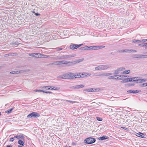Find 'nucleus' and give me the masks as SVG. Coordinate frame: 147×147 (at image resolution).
Listing matches in <instances>:
<instances>
[{
	"label": "nucleus",
	"mask_w": 147,
	"mask_h": 147,
	"mask_svg": "<svg viewBox=\"0 0 147 147\" xmlns=\"http://www.w3.org/2000/svg\"><path fill=\"white\" fill-rule=\"evenodd\" d=\"M130 72V71L129 70H125L121 74H127Z\"/></svg>",
	"instance_id": "aec40b11"
},
{
	"label": "nucleus",
	"mask_w": 147,
	"mask_h": 147,
	"mask_svg": "<svg viewBox=\"0 0 147 147\" xmlns=\"http://www.w3.org/2000/svg\"><path fill=\"white\" fill-rule=\"evenodd\" d=\"M49 88H50V90H53V86H49Z\"/></svg>",
	"instance_id": "603ef678"
},
{
	"label": "nucleus",
	"mask_w": 147,
	"mask_h": 147,
	"mask_svg": "<svg viewBox=\"0 0 147 147\" xmlns=\"http://www.w3.org/2000/svg\"><path fill=\"white\" fill-rule=\"evenodd\" d=\"M6 147H12V146L10 145H7Z\"/></svg>",
	"instance_id": "bf43d9fd"
},
{
	"label": "nucleus",
	"mask_w": 147,
	"mask_h": 147,
	"mask_svg": "<svg viewBox=\"0 0 147 147\" xmlns=\"http://www.w3.org/2000/svg\"><path fill=\"white\" fill-rule=\"evenodd\" d=\"M146 94H147V93H146Z\"/></svg>",
	"instance_id": "338daca9"
},
{
	"label": "nucleus",
	"mask_w": 147,
	"mask_h": 147,
	"mask_svg": "<svg viewBox=\"0 0 147 147\" xmlns=\"http://www.w3.org/2000/svg\"><path fill=\"white\" fill-rule=\"evenodd\" d=\"M1 112H0V116L1 115Z\"/></svg>",
	"instance_id": "0e129e2a"
},
{
	"label": "nucleus",
	"mask_w": 147,
	"mask_h": 147,
	"mask_svg": "<svg viewBox=\"0 0 147 147\" xmlns=\"http://www.w3.org/2000/svg\"><path fill=\"white\" fill-rule=\"evenodd\" d=\"M112 66L109 64L100 65L95 67L94 69L97 71L105 70L112 67Z\"/></svg>",
	"instance_id": "f257e3e1"
},
{
	"label": "nucleus",
	"mask_w": 147,
	"mask_h": 147,
	"mask_svg": "<svg viewBox=\"0 0 147 147\" xmlns=\"http://www.w3.org/2000/svg\"><path fill=\"white\" fill-rule=\"evenodd\" d=\"M132 42L133 43H140V40H138L134 39L132 40Z\"/></svg>",
	"instance_id": "b1692460"
},
{
	"label": "nucleus",
	"mask_w": 147,
	"mask_h": 147,
	"mask_svg": "<svg viewBox=\"0 0 147 147\" xmlns=\"http://www.w3.org/2000/svg\"><path fill=\"white\" fill-rule=\"evenodd\" d=\"M67 101L69 102H75L74 101H71V100H67Z\"/></svg>",
	"instance_id": "3c124183"
},
{
	"label": "nucleus",
	"mask_w": 147,
	"mask_h": 147,
	"mask_svg": "<svg viewBox=\"0 0 147 147\" xmlns=\"http://www.w3.org/2000/svg\"><path fill=\"white\" fill-rule=\"evenodd\" d=\"M80 50H88V46L81 47L80 48Z\"/></svg>",
	"instance_id": "a878e982"
},
{
	"label": "nucleus",
	"mask_w": 147,
	"mask_h": 147,
	"mask_svg": "<svg viewBox=\"0 0 147 147\" xmlns=\"http://www.w3.org/2000/svg\"><path fill=\"white\" fill-rule=\"evenodd\" d=\"M68 74V79H69L76 78H80L81 77L83 78L84 77L83 74H81L82 75H80V74H78L77 73H70Z\"/></svg>",
	"instance_id": "f03ea898"
},
{
	"label": "nucleus",
	"mask_w": 147,
	"mask_h": 147,
	"mask_svg": "<svg viewBox=\"0 0 147 147\" xmlns=\"http://www.w3.org/2000/svg\"><path fill=\"white\" fill-rule=\"evenodd\" d=\"M99 48L98 47V46H92V49L97 50Z\"/></svg>",
	"instance_id": "7c9ffc66"
},
{
	"label": "nucleus",
	"mask_w": 147,
	"mask_h": 147,
	"mask_svg": "<svg viewBox=\"0 0 147 147\" xmlns=\"http://www.w3.org/2000/svg\"><path fill=\"white\" fill-rule=\"evenodd\" d=\"M34 57L36 58H43V57H42V55L40 53H34Z\"/></svg>",
	"instance_id": "ddd939ff"
},
{
	"label": "nucleus",
	"mask_w": 147,
	"mask_h": 147,
	"mask_svg": "<svg viewBox=\"0 0 147 147\" xmlns=\"http://www.w3.org/2000/svg\"><path fill=\"white\" fill-rule=\"evenodd\" d=\"M134 91H135V93H138L139 92V90H134Z\"/></svg>",
	"instance_id": "864d4df0"
},
{
	"label": "nucleus",
	"mask_w": 147,
	"mask_h": 147,
	"mask_svg": "<svg viewBox=\"0 0 147 147\" xmlns=\"http://www.w3.org/2000/svg\"><path fill=\"white\" fill-rule=\"evenodd\" d=\"M40 116V115L36 112H33L29 114L27 116L28 118L31 117H37Z\"/></svg>",
	"instance_id": "39448f33"
},
{
	"label": "nucleus",
	"mask_w": 147,
	"mask_h": 147,
	"mask_svg": "<svg viewBox=\"0 0 147 147\" xmlns=\"http://www.w3.org/2000/svg\"><path fill=\"white\" fill-rule=\"evenodd\" d=\"M127 92L129 93H135V91L134 90H129L127 91Z\"/></svg>",
	"instance_id": "c9c22d12"
},
{
	"label": "nucleus",
	"mask_w": 147,
	"mask_h": 147,
	"mask_svg": "<svg viewBox=\"0 0 147 147\" xmlns=\"http://www.w3.org/2000/svg\"><path fill=\"white\" fill-rule=\"evenodd\" d=\"M142 84L144 86H147V82L143 83Z\"/></svg>",
	"instance_id": "09e8293b"
},
{
	"label": "nucleus",
	"mask_w": 147,
	"mask_h": 147,
	"mask_svg": "<svg viewBox=\"0 0 147 147\" xmlns=\"http://www.w3.org/2000/svg\"><path fill=\"white\" fill-rule=\"evenodd\" d=\"M145 49H147V46H145Z\"/></svg>",
	"instance_id": "680f3d73"
},
{
	"label": "nucleus",
	"mask_w": 147,
	"mask_h": 147,
	"mask_svg": "<svg viewBox=\"0 0 147 147\" xmlns=\"http://www.w3.org/2000/svg\"><path fill=\"white\" fill-rule=\"evenodd\" d=\"M130 49H125L124 50V53H130Z\"/></svg>",
	"instance_id": "c85d7f7f"
},
{
	"label": "nucleus",
	"mask_w": 147,
	"mask_h": 147,
	"mask_svg": "<svg viewBox=\"0 0 147 147\" xmlns=\"http://www.w3.org/2000/svg\"><path fill=\"white\" fill-rule=\"evenodd\" d=\"M122 128L125 130H127L128 129L127 128L125 127H122Z\"/></svg>",
	"instance_id": "4d7b16f0"
},
{
	"label": "nucleus",
	"mask_w": 147,
	"mask_h": 147,
	"mask_svg": "<svg viewBox=\"0 0 147 147\" xmlns=\"http://www.w3.org/2000/svg\"><path fill=\"white\" fill-rule=\"evenodd\" d=\"M105 47V46H98V47H99V48H98L99 49H100L101 48H103Z\"/></svg>",
	"instance_id": "a19ab883"
},
{
	"label": "nucleus",
	"mask_w": 147,
	"mask_h": 147,
	"mask_svg": "<svg viewBox=\"0 0 147 147\" xmlns=\"http://www.w3.org/2000/svg\"><path fill=\"white\" fill-rule=\"evenodd\" d=\"M130 53H135L136 52V51L133 50V49H130Z\"/></svg>",
	"instance_id": "58836bf2"
},
{
	"label": "nucleus",
	"mask_w": 147,
	"mask_h": 147,
	"mask_svg": "<svg viewBox=\"0 0 147 147\" xmlns=\"http://www.w3.org/2000/svg\"><path fill=\"white\" fill-rule=\"evenodd\" d=\"M55 49H57V50L58 51H59L60 50H62L63 49L62 48H60L59 47L58 48H55Z\"/></svg>",
	"instance_id": "4c0bfd02"
},
{
	"label": "nucleus",
	"mask_w": 147,
	"mask_h": 147,
	"mask_svg": "<svg viewBox=\"0 0 147 147\" xmlns=\"http://www.w3.org/2000/svg\"><path fill=\"white\" fill-rule=\"evenodd\" d=\"M84 60V59H79V60H77L76 61V63H79L80 62H82V61Z\"/></svg>",
	"instance_id": "72a5a7b5"
},
{
	"label": "nucleus",
	"mask_w": 147,
	"mask_h": 147,
	"mask_svg": "<svg viewBox=\"0 0 147 147\" xmlns=\"http://www.w3.org/2000/svg\"><path fill=\"white\" fill-rule=\"evenodd\" d=\"M124 50H120L118 51V52L119 53H124Z\"/></svg>",
	"instance_id": "c03bdc74"
},
{
	"label": "nucleus",
	"mask_w": 147,
	"mask_h": 147,
	"mask_svg": "<svg viewBox=\"0 0 147 147\" xmlns=\"http://www.w3.org/2000/svg\"><path fill=\"white\" fill-rule=\"evenodd\" d=\"M18 44V43H16V42H14V43H13V45L14 46H15V45H17Z\"/></svg>",
	"instance_id": "8fccbe9b"
},
{
	"label": "nucleus",
	"mask_w": 147,
	"mask_h": 147,
	"mask_svg": "<svg viewBox=\"0 0 147 147\" xmlns=\"http://www.w3.org/2000/svg\"><path fill=\"white\" fill-rule=\"evenodd\" d=\"M144 43L140 44L138 45L140 47H144Z\"/></svg>",
	"instance_id": "ea45409f"
},
{
	"label": "nucleus",
	"mask_w": 147,
	"mask_h": 147,
	"mask_svg": "<svg viewBox=\"0 0 147 147\" xmlns=\"http://www.w3.org/2000/svg\"><path fill=\"white\" fill-rule=\"evenodd\" d=\"M136 135L139 137H140L142 138H144V136L141 135L140 133H137L136 134Z\"/></svg>",
	"instance_id": "c756f323"
},
{
	"label": "nucleus",
	"mask_w": 147,
	"mask_h": 147,
	"mask_svg": "<svg viewBox=\"0 0 147 147\" xmlns=\"http://www.w3.org/2000/svg\"><path fill=\"white\" fill-rule=\"evenodd\" d=\"M82 44L78 45L77 44H72L70 46V48L71 49H74L80 47Z\"/></svg>",
	"instance_id": "6e6552de"
},
{
	"label": "nucleus",
	"mask_w": 147,
	"mask_h": 147,
	"mask_svg": "<svg viewBox=\"0 0 147 147\" xmlns=\"http://www.w3.org/2000/svg\"><path fill=\"white\" fill-rule=\"evenodd\" d=\"M147 81V79H140V80H139V82H138L139 83H142L143 82H146Z\"/></svg>",
	"instance_id": "4be33fe9"
},
{
	"label": "nucleus",
	"mask_w": 147,
	"mask_h": 147,
	"mask_svg": "<svg viewBox=\"0 0 147 147\" xmlns=\"http://www.w3.org/2000/svg\"><path fill=\"white\" fill-rule=\"evenodd\" d=\"M14 138H17L18 139V135L15 136Z\"/></svg>",
	"instance_id": "13d9d810"
},
{
	"label": "nucleus",
	"mask_w": 147,
	"mask_h": 147,
	"mask_svg": "<svg viewBox=\"0 0 147 147\" xmlns=\"http://www.w3.org/2000/svg\"><path fill=\"white\" fill-rule=\"evenodd\" d=\"M13 108H11L10 109H9L5 111V113H10L13 110Z\"/></svg>",
	"instance_id": "412c9836"
},
{
	"label": "nucleus",
	"mask_w": 147,
	"mask_h": 147,
	"mask_svg": "<svg viewBox=\"0 0 147 147\" xmlns=\"http://www.w3.org/2000/svg\"><path fill=\"white\" fill-rule=\"evenodd\" d=\"M108 138L107 136H102L98 138L99 140H104Z\"/></svg>",
	"instance_id": "6ab92c4d"
},
{
	"label": "nucleus",
	"mask_w": 147,
	"mask_h": 147,
	"mask_svg": "<svg viewBox=\"0 0 147 147\" xmlns=\"http://www.w3.org/2000/svg\"><path fill=\"white\" fill-rule=\"evenodd\" d=\"M42 57H43L44 58H48L49 57L48 55H42Z\"/></svg>",
	"instance_id": "37998d69"
},
{
	"label": "nucleus",
	"mask_w": 147,
	"mask_h": 147,
	"mask_svg": "<svg viewBox=\"0 0 147 147\" xmlns=\"http://www.w3.org/2000/svg\"><path fill=\"white\" fill-rule=\"evenodd\" d=\"M95 141L96 140L94 138L90 137L86 139L84 142L87 144H91L94 143Z\"/></svg>",
	"instance_id": "7ed1b4c3"
},
{
	"label": "nucleus",
	"mask_w": 147,
	"mask_h": 147,
	"mask_svg": "<svg viewBox=\"0 0 147 147\" xmlns=\"http://www.w3.org/2000/svg\"><path fill=\"white\" fill-rule=\"evenodd\" d=\"M147 41V39L140 40V42H144Z\"/></svg>",
	"instance_id": "2f4dec72"
},
{
	"label": "nucleus",
	"mask_w": 147,
	"mask_h": 147,
	"mask_svg": "<svg viewBox=\"0 0 147 147\" xmlns=\"http://www.w3.org/2000/svg\"><path fill=\"white\" fill-rule=\"evenodd\" d=\"M42 88L43 89H45L46 90H50V88H49V86H43L42 87Z\"/></svg>",
	"instance_id": "473e14b6"
},
{
	"label": "nucleus",
	"mask_w": 147,
	"mask_h": 147,
	"mask_svg": "<svg viewBox=\"0 0 147 147\" xmlns=\"http://www.w3.org/2000/svg\"><path fill=\"white\" fill-rule=\"evenodd\" d=\"M117 76L119 77H117V79L120 80L123 79L125 77H127V76L123 75H117Z\"/></svg>",
	"instance_id": "2eb2a0df"
},
{
	"label": "nucleus",
	"mask_w": 147,
	"mask_h": 147,
	"mask_svg": "<svg viewBox=\"0 0 147 147\" xmlns=\"http://www.w3.org/2000/svg\"><path fill=\"white\" fill-rule=\"evenodd\" d=\"M124 80L122 81H121V82L122 83H126L129 82L131 81V80H130L131 79H130V78H127V79H124Z\"/></svg>",
	"instance_id": "f3484780"
},
{
	"label": "nucleus",
	"mask_w": 147,
	"mask_h": 147,
	"mask_svg": "<svg viewBox=\"0 0 147 147\" xmlns=\"http://www.w3.org/2000/svg\"><path fill=\"white\" fill-rule=\"evenodd\" d=\"M88 50L89 49H92V46H88Z\"/></svg>",
	"instance_id": "79ce46f5"
},
{
	"label": "nucleus",
	"mask_w": 147,
	"mask_h": 147,
	"mask_svg": "<svg viewBox=\"0 0 147 147\" xmlns=\"http://www.w3.org/2000/svg\"><path fill=\"white\" fill-rule=\"evenodd\" d=\"M18 143L19 144L22 146H24V142L22 140H19L18 141Z\"/></svg>",
	"instance_id": "5701e85b"
},
{
	"label": "nucleus",
	"mask_w": 147,
	"mask_h": 147,
	"mask_svg": "<svg viewBox=\"0 0 147 147\" xmlns=\"http://www.w3.org/2000/svg\"><path fill=\"white\" fill-rule=\"evenodd\" d=\"M24 137L21 134L18 135V139H23Z\"/></svg>",
	"instance_id": "bb28decb"
},
{
	"label": "nucleus",
	"mask_w": 147,
	"mask_h": 147,
	"mask_svg": "<svg viewBox=\"0 0 147 147\" xmlns=\"http://www.w3.org/2000/svg\"><path fill=\"white\" fill-rule=\"evenodd\" d=\"M44 93H52V92H50L49 91H44Z\"/></svg>",
	"instance_id": "49530a36"
},
{
	"label": "nucleus",
	"mask_w": 147,
	"mask_h": 147,
	"mask_svg": "<svg viewBox=\"0 0 147 147\" xmlns=\"http://www.w3.org/2000/svg\"><path fill=\"white\" fill-rule=\"evenodd\" d=\"M23 72H24L23 70H20V71H13L11 72L10 73L13 74H18L20 73H21Z\"/></svg>",
	"instance_id": "dca6fc26"
},
{
	"label": "nucleus",
	"mask_w": 147,
	"mask_h": 147,
	"mask_svg": "<svg viewBox=\"0 0 147 147\" xmlns=\"http://www.w3.org/2000/svg\"><path fill=\"white\" fill-rule=\"evenodd\" d=\"M58 78H61L64 79H68V74H64L63 75L59 76Z\"/></svg>",
	"instance_id": "1a4fd4ad"
},
{
	"label": "nucleus",
	"mask_w": 147,
	"mask_h": 147,
	"mask_svg": "<svg viewBox=\"0 0 147 147\" xmlns=\"http://www.w3.org/2000/svg\"><path fill=\"white\" fill-rule=\"evenodd\" d=\"M125 69V68L123 67H120L117 68L115 70L113 73L114 74H119L121 71H123Z\"/></svg>",
	"instance_id": "423d86ee"
},
{
	"label": "nucleus",
	"mask_w": 147,
	"mask_h": 147,
	"mask_svg": "<svg viewBox=\"0 0 147 147\" xmlns=\"http://www.w3.org/2000/svg\"><path fill=\"white\" fill-rule=\"evenodd\" d=\"M57 87H53V90H55L57 89Z\"/></svg>",
	"instance_id": "5fc2aeb1"
},
{
	"label": "nucleus",
	"mask_w": 147,
	"mask_h": 147,
	"mask_svg": "<svg viewBox=\"0 0 147 147\" xmlns=\"http://www.w3.org/2000/svg\"><path fill=\"white\" fill-rule=\"evenodd\" d=\"M84 85L83 84H81L78 85H76L74 86V89H78L80 88H82L84 87Z\"/></svg>",
	"instance_id": "4468645a"
},
{
	"label": "nucleus",
	"mask_w": 147,
	"mask_h": 147,
	"mask_svg": "<svg viewBox=\"0 0 147 147\" xmlns=\"http://www.w3.org/2000/svg\"><path fill=\"white\" fill-rule=\"evenodd\" d=\"M65 55H63L61 56H58L55 58V59L56 60H59L61 59H66Z\"/></svg>",
	"instance_id": "9d476101"
},
{
	"label": "nucleus",
	"mask_w": 147,
	"mask_h": 147,
	"mask_svg": "<svg viewBox=\"0 0 147 147\" xmlns=\"http://www.w3.org/2000/svg\"><path fill=\"white\" fill-rule=\"evenodd\" d=\"M44 90H34V91L36 92H44Z\"/></svg>",
	"instance_id": "e433bc0d"
},
{
	"label": "nucleus",
	"mask_w": 147,
	"mask_h": 147,
	"mask_svg": "<svg viewBox=\"0 0 147 147\" xmlns=\"http://www.w3.org/2000/svg\"><path fill=\"white\" fill-rule=\"evenodd\" d=\"M117 76V75H114L113 76H109L108 77V79H115L117 80V78L116 77Z\"/></svg>",
	"instance_id": "a211bd4d"
},
{
	"label": "nucleus",
	"mask_w": 147,
	"mask_h": 147,
	"mask_svg": "<svg viewBox=\"0 0 147 147\" xmlns=\"http://www.w3.org/2000/svg\"><path fill=\"white\" fill-rule=\"evenodd\" d=\"M70 63V61H58L55 62H54L52 63V64L53 65H59L60 64H66Z\"/></svg>",
	"instance_id": "20e7f679"
},
{
	"label": "nucleus",
	"mask_w": 147,
	"mask_h": 147,
	"mask_svg": "<svg viewBox=\"0 0 147 147\" xmlns=\"http://www.w3.org/2000/svg\"><path fill=\"white\" fill-rule=\"evenodd\" d=\"M112 74L111 73H102L100 74H99L97 75V76H109L111 75Z\"/></svg>",
	"instance_id": "9b49d317"
},
{
	"label": "nucleus",
	"mask_w": 147,
	"mask_h": 147,
	"mask_svg": "<svg viewBox=\"0 0 147 147\" xmlns=\"http://www.w3.org/2000/svg\"><path fill=\"white\" fill-rule=\"evenodd\" d=\"M34 53H31L29 54V56H30L34 57Z\"/></svg>",
	"instance_id": "de8ad7c7"
},
{
	"label": "nucleus",
	"mask_w": 147,
	"mask_h": 147,
	"mask_svg": "<svg viewBox=\"0 0 147 147\" xmlns=\"http://www.w3.org/2000/svg\"><path fill=\"white\" fill-rule=\"evenodd\" d=\"M75 56L74 55H65L66 56V58H68L69 57H74Z\"/></svg>",
	"instance_id": "cd10ccee"
},
{
	"label": "nucleus",
	"mask_w": 147,
	"mask_h": 147,
	"mask_svg": "<svg viewBox=\"0 0 147 147\" xmlns=\"http://www.w3.org/2000/svg\"><path fill=\"white\" fill-rule=\"evenodd\" d=\"M129 78L130 79H131V80H131V81H136L137 83H139L138 82H139V80H140V78L138 77H135Z\"/></svg>",
	"instance_id": "f8f14e48"
},
{
	"label": "nucleus",
	"mask_w": 147,
	"mask_h": 147,
	"mask_svg": "<svg viewBox=\"0 0 147 147\" xmlns=\"http://www.w3.org/2000/svg\"><path fill=\"white\" fill-rule=\"evenodd\" d=\"M14 139L13 138H10L9 141L10 142H12L14 140Z\"/></svg>",
	"instance_id": "a18cd8bd"
},
{
	"label": "nucleus",
	"mask_w": 147,
	"mask_h": 147,
	"mask_svg": "<svg viewBox=\"0 0 147 147\" xmlns=\"http://www.w3.org/2000/svg\"><path fill=\"white\" fill-rule=\"evenodd\" d=\"M134 57L139 59H144L147 58V55L136 54L134 56Z\"/></svg>",
	"instance_id": "0eeeda50"
},
{
	"label": "nucleus",
	"mask_w": 147,
	"mask_h": 147,
	"mask_svg": "<svg viewBox=\"0 0 147 147\" xmlns=\"http://www.w3.org/2000/svg\"><path fill=\"white\" fill-rule=\"evenodd\" d=\"M85 91L87 92H92L94 91L93 88L86 89L85 90Z\"/></svg>",
	"instance_id": "393cba45"
},
{
	"label": "nucleus",
	"mask_w": 147,
	"mask_h": 147,
	"mask_svg": "<svg viewBox=\"0 0 147 147\" xmlns=\"http://www.w3.org/2000/svg\"><path fill=\"white\" fill-rule=\"evenodd\" d=\"M35 14L37 16H38L40 15V14L39 13H35Z\"/></svg>",
	"instance_id": "6e6d98bb"
},
{
	"label": "nucleus",
	"mask_w": 147,
	"mask_h": 147,
	"mask_svg": "<svg viewBox=\"0 0 147 147\" xmlns=\"http://www.w3.org/2000/svg\"><path fill=\"white\" fill-rule=\"evenodd\" d=\"M144 45H144V46H147V43H144Z\"/></svg>",
	"instance_id": "052dcab7"
},
{
	"label": "nucleus",
	"mask_w": 147,
	"mask_h": 147,
	"mask_svg": "<svg viewBox=\"0 0 147 147\" xmlns=\"http://www.w3.org/2000/svg\"><path fill=\"white\" fill-rule=\"evenodd\" d=\"M96 118L97 120L98 121H101L102 120V119L101 118L99 117H96Z\"/></svg>",
	"instance_id": "f704fd0d"
},
{
	"label": "nucleus",
	"mask_w": 147,
	"mask_h": 147,
	"mask_svg": "<svg viewBox=\"0 0 147 147\" xmlns=\"http://www.w3.org/2000/svg\"><path fill=\"white\" fill-rule=\"evenodd\" d=\"M91 75V74H90V75H89V76H90V75Z\"/></svg>",
	"instance_id": "69168bd1"
},
{
	"label": "nucleus",
	"mask_w": 147,
	"mask_h": 147,
	"mask_svg": "<svg viewBox=\"0 0 147 147\" xmlns=\"http://www.w3.org/2000/svg\"><path fill=\"white\" fill-rule=\"evenodd\" d=\"M18 147H22L21 146H18Z\"/></svg>",
	"instance_id": "e2e57ef3"
}]
</instances>
